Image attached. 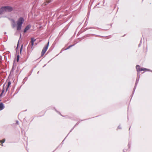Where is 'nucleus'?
<instances>
[{"label":"nucleus","mask_w":152,"mask_h":152,"mask_svg":"<svg viewBox=\"0 0 152 152\" xmlns=\"http://www.w3.org/2000/svg\"><path fill=\"white\" fill-rule=\"evenodd\" d=\"M52 1V0H47L44 4V5H47L48 4L50 3Z\"/></svg>","instance_id":"1a4fd4ad"},{"label":"nucleus","mask_w":152,"mask_h":152,"mask_svg":"<svg viewBox=\"0 0 152 152\" xmlns=\"http://www.w3.org/2000/svg\"><path fill=\"white\" fill-rule=\"evenodd\" d=\"M11 21L12 27L14 28L16 26L17 29L19 31L21 29L22 25L24 21V19L22 17L20 18L16 22V24L15 21L14 19H12Z\"/></svg>","instance_id":"f257e3e1"},{"label":"nucleus","mask_w":152,"mask_h":152,"mask_svg":"<svg viewBox=\"0 0 152 152\" xmlns=\"http://www.w3.org/2000/svg\"><path fill=\"white\" fill-rule=\"evenodd\" d=\"M4 86H5V85L4 84L3 86V90H2V91L1 93V94H0V96H2V95L3 94V93L4 92Z\"/></svg>","instance_id":"9b49d317"},{"label":"nucleus","mask_w":152,"mask_h":152,"mask_svg":"<svg viewBox=\"0 0 152 152\" xmlns=\"http://www.w3.org/2000/svg\"><path fill=\"white\" fill-rule=\"evenodd\" d=\"M6 12H11L13 10V8L10 6H6Z\"/></svg>","instance_id":"20e7f679"},{"label":"nucleus","mask_w":152,"mask_h":152,"mask_svg":"<svg viewBox=\"0 0 152 152\" xmlns=\"http://www.w3.org/2000/svg\"><path fill=\"white\" fill-rule=\"evenodd\" d=\"M118 128L119 129H121V127L120 125H119L118 126Z\"/></svg>","instance_id":"dca6fc26"},{"label":"nucleus","mask_w":152,"mask_h":152,"mask_svg":"<svg viewBox=\"0 0 152 152\" xmlns=\"http://www.w3.org/2000/svg\"><path fill=\"white\" fill-rule=\"evenodd\" d=\"M136 69L137 71H140L145 70H147V69L145 68H140V66L139 65H137Z\"/></svg>","instance_id":"7ed1b4c3"},{"label":"nucleus","mask_w":152,"mask_h":152,"mask_svg":"<svg viewBox=\"0 0 152 152\" xmlns=\"http://www.w3.org/2000/svg\"><path fill=\"white\" fill-rule=\"evenodd\" d=\"M31 28V26L29 25H27L26 26L25 28L24 29V30L23 32L24 33L26 32L28 30Z\"/></svg>","instance_id":"423d86ee"},{"label":"nucleus","mask_w":152,"mask_h":152,"mask_svg":"<svg viewBox=\"0 0 152 152\" xmlns=\"http://www.w3.org/2000/svg\"><path fill=\"white\" fill-rule=\"evenodd\" d=\"M36 39L34 38H31V44L30 45L29 44V46L31 47V48H32L33 47L34 42L35 41Z\"/></svg>","instance_id":"39448f33"},{"label":"nucleus","mask_w":152,"mask_h":152,"mask_svg":"<svg viewBox=\"0 0 152 152\" xmlns=\"http://www.w3.org/2000/svg\"><path fill=\"white\" fill-rule=\"evenodd\" d=\"M5 139H3L2 140H0V142H1L2 143H4L5 141Z\"/></svg>","instance_id":"4468645a"},{"label":"nucleus","mask_w":152,"mask_h":152,"mask_svg":"<svg viewBox=\"0 0 152 152\" xmlns=\"http://www.w3.org/2000/svg\"><path fill=\"white\" fill-rule=\"evenodd\" d=\"M139 80V79H138L137 78L136 79V83H135V86L134 88V90L135 89V87H136V85H137V83L138 82Z\"/></svg>","instance_id":"f8f14e48"},{"label":"nucleus","mask_w":152,"mask_h":152,"mask_svg":"<svg viewBox=\"0 0 152 152\" xmlns=\"http://www.w3.org/2000/svg\"><path fill=\"white\" fill-rule=\"evenodd\" d=\"M0 11L1 12V13L4 12H6V6L1 7L0 9Z\"/></svg>","instance_id":"0eeeda50"},{"label":"nucleus","mask_w":152,"mask_h":152,"mask_svg":"<svg viewBox=\"0 0 152 152\" xmlns=\"http://www.w3.org/2000/svg\"><path fill=\"white\" fill-rule=\"evenodd\" d=\"M147 71H151V70H149V69H147ZM151 72H152V71H151Z\"/></svg>","instance_id":"6ab92c4d"},{"label":"nucleus","mask_w":152,"mask_h":152,"mask_svg":"<svg viewBox=\"0 0 152 152\" xmlns=\"http://www.w3.org/2000/svg\"><path fill=\"white\" fill-rule=\"evenodd\" d=\"M130 129V128H129V130Z\"/></svg>","instance_id":"5701e85b"},{"label":"nucleus","mask_w":152,"mask_h":152,"mask_svg":"<svg viewBox=\"0 0 152 152\" xmlns=\"http://www.w3.org/2000/svg\"><path fill=\"white\" fill-rule=\"evenodd\" d=\"M18 45H17V48H16V49H17L18 48Z\"/></svg>","instance_id":"aec40b11"},{"label":"nucleus","mask_w":152,"mask_h":152,"mask_svg":"<svg viewBox=\"0 0 152 152\" xmlns=\"http://www.w3.org/2000/svg\"><path fill=\"white\" fill-rule=\"evenodd\" d=\"M18 121H17V124H18Z\"/></svg>","instance_id":"4be33fe9"},{"label":"nucleus","mask_w":152,"mask_h":152,"mask_svg":"<svg viewBox=\"0 0 152 152\" xmlns=\"http://www.w3.org/2000/svg\"><path fill=\"white\" fill-rule=\"evenodd\" d=\"M0 110H1L0 109Z\"/></svg>","instance_id":"b1692460"},{"label":"nucleus","mask_w":152,"mask_h":152,"mask_svg":"<svg viewBox=\"0 0 152 152\" xmlns=\"http://www.w3.org/2000/svg\"><path fill=\"white\" fill-rule=\"evenodd\" d=\"M1 101V100H0V101Z\"/></svg>","instance_id":"393cba45"},{"label":"nucleus","mask_w":152,"mask_h":152,"mask_svg":"<svg viewBox=\"0 0 152 152\" xmlns=\"http://www.w3.org/2000/svg\"><path fill=\"white\" fill-rule=\"evenodd\" d=\"M23 45H22V46H21V47L20 49V53H21V52L22 51V48H23Z\"/></svg>","instance_id":"2eb2a0df"},{"label":"nucleus","mask_w":152,"mask_h":152,"mask_svg":"<svg viewBox=\"0 0 152 152\" xmlns=\"http://www.w3.org/2000/svg\"><path fill=\"white\" fill-rule=\"evenodd\" d=\"M11 84V82L10 81H9L8 83V84L6 88V92L7 91L8 88L9 86H10Z\"/></svg>","instance_id":"6e6552de"},{"label":"nucleus","mask_w":152,"mask_h":152,"mask_svg":"<svg viewBox=\"0 0 152 152\" xmlns=\"http://www.w3.org/2000/svg\"><path fill=\"white\" fill-rule=\"evenodd\" d=\"M49 44V42H48L47 43V45H46L43 48L41 53V56H42L46 52V50H47L48 48V47Z\"/></svg>","instance_id":"f03ea898"},{"label":"nucleus","mask_w":152,"mask_h":152,"mask_svg":"<svg viewBox=\"0 0 152 152\" xmlns=\"http://www.w3.org/2000/svg\"><path fill=\"white\" fill-rule=\"evenodd\" d=\"M74 45H71V46H69V47H68L67 49H69V48H70V47H71L72 46H73Z\"/></svg>","instance_id":"f3484780"},{"label":"nucleus","mask_w":152,"mask_h":152,"mask_svg":"<svg viewBox=\"0 0 152 152\" xmlns=\"http://www.w3.org/2000/svg\"><path fill=\"white\" fill-rule=\"evenodd\" d=\"M19 55H17V62H18L19 61Z\"/></svg>","instance_id":"ddd939ff"},{"label":"nucleus","mask_w":152,"mask_h":152,"mask_svg":"<svg viewBox=\"0 0 152 152\" xmlns=\"http://www.w3.org/2000/svg\"><path fill=\"white\" fill-rule=\"evenodd\" d=\"M147 71H151V70H149V69H147ZM151 72H152V71H151Z\"/></svg>","instance_id":"a211bd4d"},{"label":"nucleus","mask_w":152,"mask_h":152,"mask_svg":"<svg viewBox=\"0 0 152 152\" xmlns=\"http://www.w3.org/2000/svg\"><path fill=\"white\" fill-rule=\"evenodd\" d=\"M21 37V34L20 35V38Z\"/></svg>","instance_id":"412c9836"},{"label":"nucleus","mask_w":152,"mask_h":152,"mask_svg":"<svg viewBox=\"0 0 152 152\" xmlns=\"http://www.w3.org/2000/svg\"><path fill=\"white\" fill-rule=\"evenodd\" d=\"M4 104L2 103H0V109L1 110L4 109Z\"/></svg>","instance_id":"9d476101"}]
</instances>
